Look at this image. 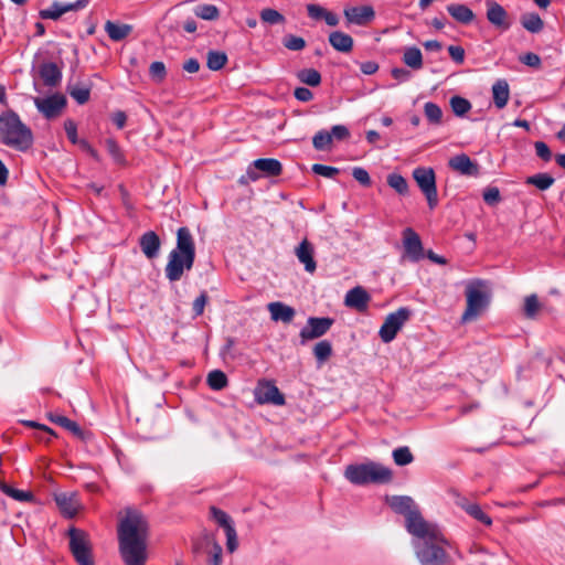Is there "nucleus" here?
Segmentation results:
<instances>
[{"label": "nucleus", "mask_w": 565, "mask_h": 565, "mask_svg": "<svg viewBox=\"0 0 565 565\" xmlns=\"http://www.w3.org/2000/svg\"><path fill=\"white\" fill-rule=\"evenodd\" d=\"M492 97L497 108L502 109L507 106L510 97V89L505 79H498L492 85Z\"/></svg>", "instance_id": "b1692460"}, {"label": "nucleus", "mask_w": 565, "mask_h": 565, "mask_svg": "<svg viewBox=\"0 0 565 565\" xmlns=\"http://www.w3.org/2000/svg\"><path fill=\"white\" fill-rule=\"evenodd\" d=\"M370 301L369 294L360 286L350 289L344 298V305L358 311H364Z\"/></svg>", "instance_id": "a211bd4d"}, {"label": "nucleus", "mask_w": 565, "mask_h": 565, "mask_svg": "<svg viewBox=\"0 0 565 565\" xmlns=\"http://www.w3.org/2000/svg\"><path fill=\"white\" fill-rule=\"evenodd\" d=\"M555 179L548 173H537L526 179V184H532L541 191H545L553 185Z\"/></svg>", "instance_id": "473e14b6"}, {"label": "nucleus", "mask_w": 565, "mask_h": 565, "mask_svg": "<svg viewBox=\"0 0 565 565\" xmlns=\"http://www.w3.org/2000/svg\"><path fill=\"white\" fill-rule=\"evenodd\" d=\"M344 477L353 484L387 483L392 480V470L377 462L350 465L345 468Z\"/></svg>", "instance_id": "39448f33"}, {"label": "nucleus", "mask_w": 565, "mask_h": 565, "mask_svg": "<svg viewBox=\"0 0 565 565\" xmlns=\"http://www.w3.org/2000/svg\"><path fill=\"white\" fill-rule=\"evenodd\" d=\"M194 14L206 21H214L220 17V10L214 4L203 3L193 9Z\"/></svg>", "instance_id": "c85d7f7f"}, {"label": "nucleus", "mask_w": 565, "mask_h": 565, "mask_svg": "<svg viewBox=\"0 0 565 565\" xmlns=\"http://www.w3.org/2000/svg\"><path fill=\"white\" fill-rule=\"evenodd\" d=\"M540 309V302L536 295H530L524 300V313L527 318H534Z\"/></svg>", "instance_id": "09e8293b"}, {"label": "nucleus", "mask_w": 565, "mask_h": 565, "mask_svg": "<svg viewBox=\"0 0 565 565\" xmlns=\"http://www.w3.org/2000/svg\"><path fill=\"white\" fill-rule=\"evenodd\" d=\"M0 139L6 146L19 151H26L33 145L31 129L13 110H7L0 115Z\"/></svg>", "instance_id": "7ed1b4c3"}, {"label": "nucleus", "mask_w": 565, "mask_h": 565, "mask_svg": "<svg viewBox=\"0 0 565 565\" xmlns=\"http://www.w3.org/2000/svg\"><path fill=\"white\" fill-rule=\"evenodd\" d=\"M411 317V310L402 307L394 312H391L385 318L382 327L380 328L379 335L384 343L393 341L397 332L402 329L405 322Z\"/></svg>", "instance_id": "9b49d317"}, {"label": "nucleus", "mask_w": 565, "mask_h": 565, "mask_svg": "<svg viewBox=\"0 0 565 565\" xmlns=\"http://www.w3.org/2000/svg\"><path fill=\"white\" fill-rule=\"evenodd\" d=\"M313 354L320 363L327 361L332 354L331 343L327 340L318 342L313 348Z\"/></svg>", "instance_id": "ea45409f"}, {"label": "nucleus", "mask_w": 565, "mask_h": 565, "mask_svg": "<svg viewBox=\"0 0 565 565\" xmlns=\"http://www.w3.org/2000/svg\"><path fill=\"white\" fill-rule=\"evenodd\" d=\"M139 244H140V247H159L160 239H159V236L154 232L149 231L140 237Z\"/></svg>", "instance_id": "4d7b16f0"}, {"label": "nucleus", "mask_w": 565, "mask_h": 565, "mask_svg": "<svg viewBox=\"0 0 565 565\" xmlns=\"http://www.w3.org/2000/svg\"><path fill=\"white\" fill-rule=\"evenodd\" d=\"M149 525L135 509H126L118 524L119 553L125 565H146Z\"/></svg>", "instance_id": "f257e3e1"}, {"label": "nucleus", "mask_w": 565, "mask_h": 565, "mask_svg": "<svg viewBox=\"0 0 565 565\" xmlns=\"http://www.w3.org/2000/svg\"><path fill=\"white\" fill-rule=\"evenodd\" d=\"M403 62L413 70L423 67V54L416 46H409L404 50Z\"/></svg>", "instance_id": "bb28decb"}, {"label": "nucleus", "mask_w": 565, "mask_h": 565, "mask_svg": "<svg viewBox=\"0 0 565 565\" xmlns=\"http://www.w3.org/2000/svg\"><path fill=\"white\" fill-rule=\"evenodd\" d=\"M297 78L309 86H318L321 83V74L315 68H303L297 73Z\"/></svg>", "instance_id": "2f4dec72"}, {"label": "nucleus", "mask_w": 565, "mask_h": 565, "mask_svg": "<svg viewBox=\"0 0 565 565\" xmlns=\"http://www.w3.org/2000/svg\"><path fill=\"white\" fill-rule=\"evenodd\" d=\"M450 106L456 116H463L471 109V104L468 99L460 97V96H454L450 98Z\"/></svg>", "instance_id": "4c0bfd02"}, {"label": "nucleus", "mask_w": 565, "mask_h": 565, "mask_svg": "<svg viewBox=\"0 0 565 565\" xmlns=\"http://www.w3.org/2000/svg\"><path fill=\"white\" fill-rule=\"evenodd\" d=\"M64 129H65V132H66V136H67L68 140L73 145H77L79 139L77 137V125H76V122L73 119H66L64 121Z\"/></svg>", "instance_id": "052dcab7"}, {"label": "nucleus", "mask_w": 565, "mask_h": 565, "mask_svg": "<svg viewBox=\"0 0 565 565\" xmlns=\"http://www.w3.org/2000/svg\"><path fill=\"white\" fill-rule=\"evenodd\" d=\"M521 22L522 26L532 33H537L543 29V21L536 13L523 15Z\"/></svg>", "instance_id": "c9c22d12"}, {"label": "nucleus", "mask_w": 565, "mask_h": 565, "mask_svg": "<svg viewBox=\"0 0 565 565\" xmlns=\"http://www.w3.org/2000/svg\"><path fill=\"white\" fill-rule=\"evenodd\" d=\"M70 551L78 565H94L93 546L87 532L71 527L67 532Z\"/></svg>", "instance_id": "0eeeda50"}, {"label": "nucleus", "mask_w": 565, "mask_h": 565, "mask_svg": "<svg viewBox=\"0 0 565 565\" xmlns=\"http://www.w3.org/2000/svg\"><path fill=\"white\" fill-rule=\"evenodd\" d=\"M312 171L324 178H333L339 173V169L330 166L316 163L312 166Z\"/></svg>", "instance_id": "13d9d810"}, {"label": "nucleus", "mask_w": 565, "mask_h": 565, "mask_svg": "<svg viewBox=\"0 0 565 565\" xmlns=\"http://www.w3.org/2000/svg\"><path fill=\"white\" fill-rule=\"evenodd\" d=\"M387 184L401 195L408 193V183L406 179L399 173L388 174Z\"/></svg>", "instance_id": "72a5a7b5"}, {"label": "nucleus", "mask_w": 565, "mask_h": 565, "mask_svg": "<svg viewBox=\"0 0 565 565\" xmlns=\"http://www.w3.org/2000/svg\"><path fill=\"white\" fill-rule=\"evenodd\" d=\"M281 171L282 166L279 160L274 158L257 159L248 166L246 174L242 175L238 182L246 185L250 181L255 182L263 177H277Z\"/></svg>", "instance_id": "6e6552de"}, {"label": "nucleus", "mask_w": 565, "mask_h": 565, "mask_svg": "<svg viewBox=\"0 0 565 565\" xmlns=\"http://www.w3.org/2000/svg\"><path fill=\"white\" fill-rule=\"evenodd\" d=\"M177 247H193V239L189 228L180 227L178 230Z\"/></svg>", "instance_id": "5fc2aeb1"}, {"label": "nucleus", "mask_w": 565, "mask_h": 565, "mask_svg": "<svg viewBox=\"0 0 565 565\" xmlns=\"http://www.w3.org/2000/svg\"><path fill=\"white\" fill-rule=\"evenodd\" d=\"M226 535V547L230 553H233L236 551L238 546L237 542V534L234 526H228V529L225 531Z\"/></svg>", "instance_id": "680f3d73"}, {"label": "nucleus", "mask_w": 565, "mask_h": 565, "mask_svg": "<svg viewBox=\"0 0 565 565\" xmlns=\"http://www.w3.org/2000/svg\"><path fill=\"white\" fill-rule=\"evenodd\" d=\"M307 12L311 19L321 20V19H323V17L327 12V9H324L323 7H321L319 4L312 3V4L307 6Z\"/></svg>", "instance_id": "69168bd1"}, {"label": "nucleus", "mask_w": 565, "mask_h": 565, "mask_svg": "<svg viewBox=\"0 0 565 565\" xmlns=\"http://www.w3.org/2000/svg\"><path fill=\"white\" fill-rule=\"evenodd\" d=\"M413 178L425 195L428 206L433 210L438 204L436 175L433 168L418 167L413 171Z\"/></svg>", "instance_id": "9d476101"}, {"label": "nucleus", "mask_w": 565, "mask_h": 565, "mask_svg": "<svg viewBox=\"0 0 565 565\" xmlns=\"http://www.w3.org/2000/svg\"><path fill=\"white\" fill-rule=\"evenodd\" d=\"M149 74L154 82H162L167 75L166 65L163 62H152L149 67Z\"/></svg>", "instance_id": "8fccbe9b"}, {"label": "nucleus", "mask_w": 565, "mask_h": 565, "mask_svg": "<svg viewBox=\"0 0 565 565\" xmlns=\"http://www.w3.org/2000/svg\"><path fill=\"white\" fill-rule=\"evenodd\" d=\"M487 19L492 25L502 31H507L511 26L505 9L497 2H487Z\"/></svg>", "instance_id": "f3484780"}, {"label": "nucleus", "mask_w": 565, "mask_h": 565, "mask_svg": "<svg viewBox=\"0 0 565 565\" xmlns=\"http://www.w3.org/2000/svg\"><path fill=\"white\" fill-rule=\"evenodd\" d=\"M449 167L465 175H476L478 166L465 153L457 154L449 159Z\"/></svg>", "instance_id": "4be33fe9"}, {"label": "nucleus", "mask_w": 565, "mask_h": 565, "mask_svg": "<svg viewBox=\"0 0 565 565\" xmlns=\"http://www.w3.org/2000/svg\"><path fill=\"white\" fill-rule=\"evenodd\" d=\"M352 175L363 186H370L372 183L370 174L364 168H361V167L353 168Z\"/></svg>", "instance_id": "bf43d9fd"}, {"label": "nucleus", "mask_w": 565, "mask_h": 565, "mask_svg": "<svg viewBox=\"0 0 565 565\" xmlns=\"http://www.w3.org/2000/svg\"><path fill=\"white\" fill-rule=\"evenodd\" d=\"M267 309L270 313L271 320L274 321L290 323L296 316V311L292 307L280 301L268 303Z\"/></svg>", "instance_id": "412c9836"}, {"label": "nucleus", "mask_w": 565, "mask_h": 565, "mask_svg": "<svg viewBox=\"0 0 565 565\" xmlns=\"http://www.w3.org/2000/svg\"><path fill=\"white\" fill-rule=\"evenodd\" d=\"M227 63V55L221 51H209L206 65L211 71H218Z\"/></svg>", "instance_id": "7c9ffc66"}, {"label": "nucleus", "mask_w": 565, "mask_h": 565, "mask_svg": "<svg viewBox=\"0 0 565 565\" xmlns=\"http://www.w3.org/2000/svg\"><path fill=\"white\" fill-rule=\"evenodd\" d=\"M403 247H422L419 235L409 227L403 231Z\"/></svg>", "instance_id": "de8ad7c7"}, {"label": "nucleus", "mask_w": 565, "mask_h": 565, "mask_svg": "<svg viewBox=\"0 0 565 565\" xmlns=\"http://www.w3.org/2000/svg\"><path fill=\"white\" fill-rule=\"evenodd\" d=\"M433 527L434 534H412L416 556L422 565H446L448 542L437 524Z\"/></svg>", "instance_id": "f03ea898"}, {"label": "nucleus", "mask_w": 565, "mask_h": 565, "mask_svg": "<svg viewBox=\"0 0 565 565\" xmlns=\"http://www.w3.org/2000/svg\"><path fill=\"white\" fill-rule=\"evenodd\" d=\"M535 151H536V156L544 161H550L552 158V152H551L548 146L543 141L535 142Z\"/></svg>", "instance_id": "0e129e2a"}, {"label": "nucleus", "mask_w": 565, "mask_h": 565, "mask_svg": "<svg viewBox=\"0 0 565 565\" xmlns=\"http://www.w3.org/2000/svg\"><path fill=\"white\" fill-rule=\"evenodd\" d=\"M490 297L491 289L487 280H469L466 285L467 307L462 315V321L476 319L488 306Z\"/></svg>", "instance_id": "423d86ee"}, {"label": "nucleus", "mask_w": 565, "mask_h": 565, "mask_svg": "<svg viewBox=\"0 0 565 565\" xmlns=\"http://www.w3.org/2000/svg\"><path fill=\"white\" fill-rule=\"evenodd\" d=\"M328 40L330 45L338 52L349 53L353 49L352 36L344 32L333 31L329 34Z\"/></svg>", "instance_id": "5701e85b"}, {"label": "nucleus", "mask_w": 565, "mask_h": 565, "mask_svg": "<svg viewBox=\"0 0 565 565\" xmlns=\"http://www.w3.org/2000/svg\"><path fill=\"white\" fill-rule=\"evenodd\" d=\"M424 113H425L427 120L430 124L439 125L441 122L443 110L437 104H435L433 102H427L424 105Z\"/></svg>", "instance_id": "f704fd0d"}, {"label": "nucleus", "mask_w": 565, "mask_h": 565, "mask_svg": "<svg viewBox=\"0 0 565 565\" xmlns=\"http://www.w3.org/2000/svg\"><path fill=\"white\" fill-rule=\"evenodd\" d=\"M105 146L108 153L111 156L113 160L118 164L125 163V156L117 143V141L113 138H108L105 140Z\"/></svg>", "instance_id": "a19ab883"}, {"label": "nucleus", "mask_w": 565, "mask_h": 565, "mask_svg": "<svg viewBox=\"0 0 565 565\" xmlns=\"http://www.w3.org/2000/svg\"><path fill=\"white\" fill-rule=\"evenodd\" d=\"M54 499L56 505L64 515L73 518L77 513L79 509V502L75 493H57L55 494Z\"/></svg>", "instance_id": "aec40b11"}, {"label": "nucleus", "mask_w": 565, "mask_h": 565, "mask_svg": "<svg viewBox=\"0 0 565 565\" xmlns=\"http://www.w3.org/2000/svg\"><path fill=\"white\" fill-rule=\"evenodd\" d=\"M211 513H212L214 520L218 523L220 526H222L224 529V531H226L228 529V526H234L230 515L226 512H224L215 507H212Z\"/></svg>", "instance_id": "864d4df0"}, {"label": "nucleus", "mask_w": 565, "mask_h": 565, "mask_svg": "<svg viewBox=\"0 0 565 565\" xmlns=\"http://www.w3.org/2000/svg\"><path fill=\"white\" fill-rule=\"evenodd\" d=\"M483 200L486 203L493 205L500 201V192L498 188H489L483 192Z\"/></svg>", "instance_id": "774afa93"}, {"label": "nucleus", "mask_w": 565, "mask_h": 565, "mask_svg": "<svg viewBox=\"0 0 565 565\" xmlns=\"http://www.w3.org/2000/svg\"><path fill=\"white\" fill-rule=\"evenodd\" d=\"M105 31L110 40L119 42L131 33L132 26L130 24H118L108 20L105 23Z\"/></svg>", "instance_id": "a878e982"}, {"label": "nucleus", "mask_w": 565, "mask_h": 565, "mask_svg": "<svg viewBox=\"0 0 565 565\" xmlns=\"http://www.w3.org/2000/svg\"><path fill=\"white\" fill-rule=\"evenodd\" d=\"M207 385L214 391H221L228 384L226 374L221 370L211 371L206 379Z\"/></svg>", "instance_id": "c756f323"}, {"label": "nucleus", "mask_w": 565, "mask_h": 565, "mask_svg": "<svg viewBox=\"0 0 565 565\" xmlns=\"http://www.w3.org/2000/svg\"><path fill=\"white\" fill-rule=\"evenodd\" d=\"M89 0H77L70 3L53 2L49 8L40 11V17L45 20H57L66 12L85 8Z\"/></svg>", "instance_id": "2eb2a0df"}, {"label": "nucleus", "mask_w": 565, "mask_h": 565, "mask_svg": "<svg viewBox=\"0 0 565 565\" xmlns=\"http://www.w3.org/2000/svg\"><path fill=\"white\" fill-rule=\"evenodd\" d=\"M425 250L426 249H404L401 260L402 263H416L426 257Z\"/></svg>", "instance_id": "6e6d98bb"}, {"label": "nucleus", "mask_w": 565, "mask_h": 565, "mask_svg": "<svg viewBox=\"0 0 565 565\" xmlns=\"http://www.w3.org/2000/svg\"><path fill=\"white\" fill-rule=\"evenodd\" d=\"M1 489L7 495H9L20 502L30 501L32 498V494L30 492L23 491V490H18V489H14L7 484H4Z\"/></svg>", "instance_id": "3c124183"}, {"label": "nucleus", "mask_w": 565, "mask_h": 565, "mask_svg": "<svg viewBox=\"0 0 565 565\" xmlns=\"http://www.w3.org/2000/svg\"><path fill=\"white\" fill-rule=\"evenodd\" d=\"M255 399L259 404H273L281 406L285 397L279 388L271 382L263 381L257 384L254 391Z\"/></svg>", "instance_id": "4468645a"}, {"label": "nucleus", "mask_w": 565, "mask_h": 565, "mask_svg": "<svg viewBox=\"0 0 565 565\" xmlns=\"http://www.w3.org/2000/svg\"><path fill=\"white\" fill-rule=\"evenodd\" d=\"M39 75L47 87H55L62 81L61 68L53 62H45L39 66Z\"/></svg>", "instance_id": "6ab92c4d"}, {"label": "nucleus", "mask_w": 565, "mask_h": 565, "mask_svg": "<svg viewBox=\"0 0 565 565\" xmlns=\"http://www.w3.org/2000/svg\"><path fill=\"white\" fill-rule=\"evenodd\" d=\"M393 459L397 466H406L414 460V457L408 447H399L393 450Z\"/></svg>", "instance_id": "a18cd8bd"}, {"label": "nucleus", "mask_w": 565, "mask_h": 565, "mask_svg": "<svg viewBox=\"0 0 565 565\" xmlns=\"http://www.w3.org/2000/svg\"><path fill=\"white\" fill-rule=\"evenodd\" d=\"M50 420L60 425L61 427L72 431L74 435H77L79 436L82 434V429L81 427L74 422V420H71L70 418L65 417V416H61V415H50Z\"/></svg>", "instance_id": "58836bf2"}, {"label": "nucleus", "mask_w": 565, "mask_h": 565, "mask_svg": "<svg viewBox=\"0 0 565 565\" xmlns=\"http://www.w3.org/2000/svg\"><path fill=\"white\" fill-rule=\"evenodd\" d=\"M194 249H172L166 266V276L170 281L179 280L194 262Z\"/></svg>", "instance_id": "1a4fd4ad"}, {"label": "nucleus", "mask_w": 565, "mask_h": 565, "mask_svg": "<svg viewBox=\"0 0 565 565\" xmlns=\"http://www.w3.org/2000/svg\"><path fill=\"white\" fill-rule=\"evenodd\" d=\"M466 512L473 519H476L477 521L481 522L482 524L487 525V526H490L492 524V519L486 514L481 507L477 503H475L473 505H468L466 508Z\"/></svg>", "instance_id": "c03bdc74"}, {"label": "nucleus", "mask_w": 565, "mask_h": 565, "mask_svg": "<svg viewBox=\"0 0 565 565\" xmlns=\"http://www.w3.org/2000/svg\"><path fill=\"white\" fill-rule=\"evenodd\" d=\"M260 20L273 25L284 23L285 17L275 9L266 8L260 11Z\"/></svg>", "instance_id": "37998d69"}, {"label": "nucleus", "mask_w": 565, "mask_h": 565, "mask_svg": "<svg viewBox=\"0 0 565 565\" xmlns=\"http://www.w3.org/2000/svg\"><path fill=\"white\" fill-rule=\"evenodd\" d=\"M67 92L77 104L84 105L89 100L90 85H87V84L72 85V86H68Z\"/></svg>", "instance_id": "cd10ccee"}, {"label": "nucleus", "mask_w": 565, "mask_h": 565, "mask_svg": "<svg viewBox=\"0 0 565 565\" xmlns=\"http://www.w3.org/2000/svg\"><path fill=\"white\" fill-rule=\"evenodd\" d=\"M520 61L533 68H539L542 64L541 57L532 52L525 53L522 56H520Z\"/></svg>", "instance_id": "e2e57ef3"}, {"label": "nucleus", "mask_w": 565, "mask_h": 565, "mask_svg": "<svg viewBox=\"0 0 565 565\" xmlns=\"http://www.w3.org/2000/svg\"><path fill=\"white\" fill-rule=\"evenodd\" d=\"M332 143V135L326 130L318 131L312 138V145L317 150H326Z\"/></svg>", "instance_id": "79ce46f5"}, {"label": "nucleus", "mask_w": 565, "mask_h": 565, "mask_svg": "<svg viewBox=\"0 0 565 565\" xmlns=\"http://www.w3.org/2000/svg\"><path fill=\"white\" fill-rule=\"evenodd\" d=\"M343 13L347 25L354 24L363 26L370 23L375 17L374 9L371 6L345 8Z\"/></svg>", "instance_id": "dca6fc26"}, {"label": "nucleus", "mask_w": 565, "mask_h": 565, "mask_svg": "<svg viewBox=\"0 0 565 565\" xmlns=\"http://www.w3.org/2000/svg\"><path fill=\"white\" fill-rule=\"evenodd\" d=\"M450 57L457 63L462 64L465 61V50L459 45H450L448 47Z\"/></svg>", "instance_id": "338daca9"}, {"label": "nucleus", "mask_w": 565, "mask_h": 565, "mask_svg": "<svg viewBox=\"0 0 565 565\" xmlns=\"http://www.w3.org/2000/svg\"><path fill=\"white\" fill-rule=\"evenodd\" d=\"M334 320L329 317H310L306 326L300 330L299 337L301 344L307 341L318 339L324 335L332 327Z\"/></svg>", "instance_id": "ddd939ff"}, {"label": "nucleus", "mask_w": 565, "mask_h": 565, "mask_svg": "<svg viewBox=\"0 0 565 565\" xmlns=\"http://www.w3.org/2000/svg\"><path fill=\"white\" fill-rule=\"evenodd\" d=\"M211 547L209 550L207 565H221L222 563V546L215 542H210Z\"/></svg>", "instance_id": "603ef678"}, {"label": "nucleus", "mask_w": 565, "mask_h": 565, "mask_svg": "<svg viewBox=\"0 0 565 565\" xmlns=\"http://www.w3.org/2000/svg\"><path fill=\"white\" fill-rule=\"evenodd\" d=\"M282 44L290 51H301L306 46V41L301 36L287 34L282 39Z\"/></svg>", "instance_id": "49530a36"}, {"label": "nucleus", "mask_w": 565, "mask_h": 565, "mask_svg": "<svg viewBox=\"0 0 565 565\" xmlns=\"http://www.w3.org/2000/svg\"><path fill=\"white\" fill-rule=\"evenodd\" d=\"M390 508L405 516V526L407 532L412 534H434L433 523L427 522L415 501L408 495H393L387 498Z\"/></svg>", "instance_id": "20e7f679"}, {"label": "nucleus", "mask_w": 565, "mask_h": 565, "mask_svg": "<svg viewBox=\"0 0 565 565\" xmlns=\"http://www.w3.org/2000/svg\"><path fill=\"white\" fill-rule=\"evenodd\" d=\"M298 260L303 264L305 269L309 273L316 270V262L313 257V249H295Z\"/></svg>", "instance_id": "e433bc0d"}, {"label": "nucleus", "mask_w": 565, "mask_h": 565, "mask_svg": "<svg viewBox=\"0 0 565 565\" xmlns=\"http://www.w3.org/2000/svg\"><path fill=\"white\" fill-rule=\"evenodd\" d=\"M36 109L46 118L57 117L66 106V98L60 93L46 97H33Z\"/></svg>", "instance_id": "f8f14e48"}, {"label": "nucleus", "mask_w": 565, "mask_h": 565, "mask_svg": "<svg viewBox=\"0 0 565 565\" xmlns=\"http://www.w3.org/2000/svg\"><path fill=\"white\" fill-rule=\"evenodd\" d=\"M448 13L459 23L469 24L475 19V13L465 4L451 3L447 7Z\"/></svg>", "instance_id": "393cba45"}]
</instances>
